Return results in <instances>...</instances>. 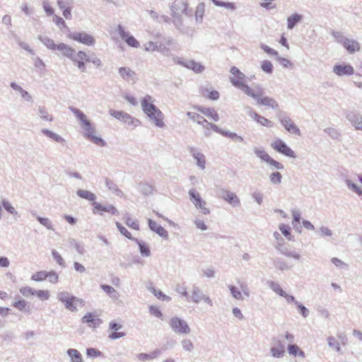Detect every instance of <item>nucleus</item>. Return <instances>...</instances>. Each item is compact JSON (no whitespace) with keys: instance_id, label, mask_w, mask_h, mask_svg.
<instances>
[{"instance_id":"4","label":"nucleus","mask_w":362,"mask_h":362,"mask_svg":"<svg viewBox=\"0 0 362 362\" xmlns=\"http://www.w3.org/2000/svg\"><path fill=\"white\" fill-rule=\"evenodd\" d=\"M58 50L60 51L63 55L68 57L75 63L90 61V57L88 56L86 52L83 51L76 52L74 48L64 43H60L58 45Z\"/></svg>"},{"instance_id":"62","label":"nucleus","mask_w":362,"mask_h":362,"mask_svg":"<svg viewBox=\"0 0 362 362\" xmlns=\"http://www.w3.org/2000/svg\"><path fill=\"white\" fill-rule=\"evenodd\" d=\"M261 67H262V69L264 72H266L267 74L272 73L273 66L269 61H267V60L263 61L262 63Z\"/></svg>"},{"instance_id":"45","label":"nucleus","mask_w":362,"mask_h":362,"mask_svg":"<svg viewBox=\"0 0 362 362\" xmlns=\"http://www.w3.org/2000/svg\"><path fill=\"white\" fill-rule=\"evenodd\" d=\"M228 288L230 291L232 296L236 300H243V294L241 291L235 286L229 285Z\"/></svg>"},{"instance_id":"61","label":"nucleus","mask_w":362,"mask_h":362,"mask_svg":"<svg viewBox=\"0 0 362 362\" xmlns=\"http://www.w3.org/2000/svg\"><path fill=\"white\" fill-rule=\"evenodd\" d=\"M124 219H125V223L131 228H133L134 230H139V223H137V221H134V220H132L130 217L129 216H125L124 217Z\"/></svg>"},{"instance_id":"48","label":"nucleus","mask_w":362,"mask_h":362,"mask_svg":"<svg viewBox=\"0 0 362 362\" xmlns=\"http://www.w3.org/2000/svg\"><path fill=\"white\" fill-rule=\"evenodd\" d=\"M282 175L279 172H274L270 174L269 180L274 185H279L281 182Z\"/></svg>"},{"instance_id":"26","label":"nucleus","mask_w":362,"mask_h":362,"mask_svg":"<svg viewBox=\"0 0 362 362\" xmlns=\"http://www.w3.org/2000/svg\"><path fill=\"white\" fill-rule=\"evenodd\" d=\"M276 249L278 250L280 253L287 257L293 258L295 259H300V255L296 251L290 250L287 247L284 246L282 243L277 242Z\"/></svg>"},{"instance_id":"49","label":"nucleus","mask_w":362,"mask_h":362,"mask_svg":"<svg viewBox=\"0 0 362 362\" xmlns=\"http://www.w3.org/2000/svg\"><path fill=\"white\" fill-rule=\"evenodd\" d=\"M279 230L288 240H292V235L291 234V228L285 224H280Z\"/></svg>"},{"instance_id":"24","label":"nucleus","mask_w":362,"mask_h":362,"mask_svg":"<svg viewBox=\"0 0 362 362\" xmlns=\"http://www.w3.org/2000/svg\"><path fill=\"white\" fill-rule=\"evenodd\" d=\"M153 98L149 95H146L141 101V105L143 112L145 114H147L150 112L156 111L158 108L153 104Z\"/></svg>"},{"instance_id":"32","label":"nucleus","mask_w":362,"mask_h":362,"mask_svg":"<svg viewBox=\"0 0 362 362\" xmlns=\"http://www.w3.org/2000/svg\"><path fill=\"white\" fill-rule=\"evenodd\" d=\"M303 19V16L298 13H293L287 18V28L293 29L296 25Z\"/></svg>"},{"instance_id":"44","label":"nucleus","mask_w":362,"mask_h":362,"mask_svg":"<svg viewBox=\"0 0 362 362\" xmlns=\"http://www.w3.org/2000/svg\"><path fill=\"white\" fill-rule=\"evenodd\" d=\"M267 284L272 291H274L279 296H282L284 294L285 291L281 288L278 283H276L273 281H267Z\"/></svg>"},{"instance_id":"58","label":"nucleus","mask_w":362,"mask_h":362,"mask_svg":"<svg viewBox=\"0 0 362 362\" xmlns=\"http://www.w3.org/2000/svg\"><path fill=\"white\" fill-rule=\"evenodd\" d=\"M20 293L25 297H29L35 294V291L29 286H24L20 288Z\"/></svg>"},{"instance_id":"30","label":"nucleus","mask_w":362,"mask_h":362,"mask_svg":"<svg viewBox=\"0 0 362 362\" xmlns=\"http://www.w3.org/2000/svg\"><path fill=\"white\" fill-rule=\"evenodd\" d=\"M10 86L13 90L18 91L19 93L21 94V97L25 100H26L28 102H33V97L31 96V95L28 91L23 89L17 83H16L15 82H11Z\"/></svg>"},{"instance_id":"41","label":"nucleus","mask_w":362,"mask_h":362,"mask_svg":"<svg viewBox=\"0 0 362 362\" xmlns=\"http://www.w3.org/2000/svg\"><path fill=\"white\" fill-rule=\"evenodd\" d=\"M139 191L144 195H149L152 193L153 187L148 183L141 182L138 186Z\"/></svg>"},{"instance_id":"22","label":"nucleus","mask_w":362,"mask_h":362,"mask_svg":"<svg viewBox=\"0 0 362 362\" xmlns=\"http://www.w3.org/2000/svg\"><path fill=\"white\" fill-rule=\"evenodd\" d=\"M346 118L356 130L362 131V115L357 112H348Z\"/></svg>"},{"instance_id":"38","label":"nucleus","mask_w":362,"mask_h":362,"mask_svg":"<svg viewBox=\"0 0 362 362\" xmlns=\"http://www.w3.org/2000/svg\"><path fill=\"white\" fill-rule=\"evenodd\" d=\"M76 194L78 197L87 199L88 201H94L96 199L95 194L88 190L78 189L76 192Z\"/></svg>"},{"instance_id":"33","label":"nucleus","mask_w":362,"mask_h":362,"mask_svg":"<svg viewBox=\"0 0 362 362\" xmlns=\"http://www.w3.org/2000/svg\"><path fill=\"white\" fill-rule=\"evenodd\" d=\"M37 115L42 120L51 122L54 119L52 115L48 112L47 109L45 106H39L37 107Z\"/></svg>"},{"instance_id":"43","label":"nucleus","mask_w":362,"mask_h":362,"mask_svg":"<svg viewBox=\"0 0 362 362\" xmlns=\"http://www.w3.org/2000/svg\"><path fill=\"white\" fill-rule=\"evenodd\" d=\"M2 206L9 214L13 216H19L17 211L11 205V204L6 199H2Z\"/></svg>"},{"instance_id":"50","label":"nucleus","mask_w":362,"mask_h":362,"mask_svg":"<svg viewBox=\"0 0 362 362\" xmlns=\"http://www.w3.org/2000/svg\"><path fill=\"white\" fill-rule=\"evenodd\" d=\"M212 2L217 6L225 7L227 9L235 10V6L233 3L224 2L218 0H211Z\"/></svg>"},{"instance_id":"55","label":"nucleus","mask_w":362,"mask_h":362,"mask_svg":"<svg viewBox=\"0 0 362 362\" xmlns=\"http://www.w3.org/2000/svg\"><path fill=\"white\" fill-rule=\"evenodd\" d=\"M274 266L281 271L287 270L290 268L286 262L281 259H276L274 261Z\"/></svg>"},{"instance_id":"23","label":"nucleus","mask_w":362,"mask_h":362,"mask_svg":"<svg viewBox=\"0 0 362 362\" xmlns=\"http://www.w3.org/2000/svg\"><path fill=\"white\" fill-rule=\"evenodd\" d=\"M333 72L339 76H351L354 73V69L350 64H339L334 66Z\"/></svg>"},{"instance_id":"13","label":"nucleus","mask_w":362,"mask_h":362,"mask_svg":"<svg viewBox=\"0 0 362 362\" xmlns=\"http://www.w3.org/2000/svg\"><path fill=\"white\" fill-rule=\"evenodd\" d=\"M69 37L75 41L91 46L95 44L94 37L85 32H74L69 34Z\"/></svg>"},{"instance_id":"9","label":"nucleus","mask_w":362,"mask_h":362,"mask_svg":"<svg viewBox=\"0 0 362 362\" xmlns=\"http://www.w3.org/2000/svg\"><path fill=\"white\" fill-rule=\"evenodd\" d=\"M189 196L191 202L197 209H200L205 215L210 214V210L206 207V202L202 198L200 194L196 189H189Z\"/></svg>"},{"instance_id":"52","label":"nucleus","mask_w":362,"mask_h":362,"mask_svg":"<svg viewBox=\"0 0 362 362\" xmlns=\"http://www.w3.org/2000/svg\"><path fill=\"white\" fill-rule=\"evenodd\" d=\"M47 277V272L46 271H40L38 272L35 273L31 276V279L35 281H41L45 279H46Z\"/></svg>"},{"instance_id":"21","label":"nucleus","mask_w":362,"mask_h":362,"mask_svg":"<svg viewBox=\"0 0 362 362\" xmlns=\"http://www.w3.org/2000/svg\"><path fill=\"white\" fill-rule=\"evenodd\" d=\"M175 62L189 69L193 70L197 74H200L204 70V66L194 60H182L181 59H177Z\"/></svg>"},{"instance_id":"64","label":"nucleus","mask_w":362,"mask_h":362,"mask_svg":"<svg viewBox=\"0 0 362 362\" xmlns=\"http://www.w3.org/2000/svg\"><path fill=\"white\" fill-rule=\"evenodd\" d=\"M47 279H49V281L52 284H56L58 282L59 276L56 272L54 271H50L47 272Z\"/></svg>"},{"instance_id":"28","label":"nucleus","mask_w":362,"mask_h":362,"mask_svg":"<svg viewBox=\"0 0 362 362\" xmlns=\"http://www.w3.org/2000/svg\"><path fill=\"white\" fill-rule=\"evenodd\" d=\"M148 226L151 230L156 233L158 235L165 239H168V231L163 226L157 223L156 221L151 219H148Z\"/></svg>"},{"instance_id":"39","label":"nucleus","mask_w":362,"mask_h":362,"mask_svg":"<svg viewBox=\"0 0 362 362\" xmlns=\"http://www.w3.org/2000/svg\"><path fill=\"white\" fill-rule=\"evenodd\" d=\"M134 241L138 244L141 255L144 257H149L151 255L148 247L145 245L142 241H140L137 238L134 239Z\"/></svg>"},{"instance_id":"18","label":"nucleus","mask_w":362,"mask_h":362,"mask_svg":"<svg viewBox=\"0 0 362 362\" xmlns=\"http://www.w3.org/2000/svg\"><path fill=\"white\" fill-rule=\"evenodd\" d=\"M146 115L155 126L160 128L165 127V122L163 121L164 115L159 109L156 110V111L150 112Z\"/></svg>"},{"instance_id":"53","label":"nucleus","mask_w":362,"mask_h":362,"mask_svg":"<svg viewBox=\"0 0 362 362\" xmlns=\"http://www.w3.org/2000/svg\"><path fill=\"white\" fill-rule=\"evenodd\" d=\"M37 219L46 228L54 230L52 223L49 218L37 216Z\"/></svg>"},{"instance_id":"37","label":"nucleus","mask_w":362,"mask_h":362,"mask_svg":"<svg viewBox=\"0 0 362 362\" xmlns=\"http://www.w3.org/2000/svg\"><path fill=\"white\" fill-rule=\"evenodd\" d=\"M218 133L224 136H227V137L233 139L235 141H240V142L244 141L243 138L241 136L238 135L235 132L221 129V132H219Z\"/></svg>"},{"instance_id":"47","label":"nucleus","mask_w":362,"mask_h":362,"mask_svg":"<svg viewBox=\"0 0 362 362\" xmlns=\"http://www.w3.org/2000/svg\"><path fill=\"white\" fill-rule=\"evenodd\" d=\"M328 346L331 349H334L336 351L340 352L341 347L339 344L336 341L335 338L332 336H329L327 338Z\"/></svg>"},{"instance_id":"17","label":"nucleus","mask_w":362,"mask_h":362,"mask_svg":"<svg viewBox=\"0 0 362 362\" xmlns=\"http://www.w3.org/2000/svg\"><path fill=\"white\" fill-rule=\"evenodd\" d=\"M117 31L120 35L121 38L130 47L137 48L140 44L139 41L132 35H130L129 33L124 30V28L121 25H118Z\"/></svg>"},{"instance_id":"15","label":"nucleus","mask_w":362,"mask_h":362,"mask_svg":"<svg viewBox=\"0 0 362 362\" xmlns=\"http://www.w3.org/2000/svg\"><path fill=\"white\" fill-rule=\"evenodd\" d=\"M173 16L179 17L182 14L187 15L188 3L187 0H175L171 7Z\"/></svg>"},{"instance_id":"25","label":"nucleus","mask_w":362,"mask_h":362,"mask_svg":"<svg viewBox=\"0 0 362 362\" xmlns=\"http://www.w3.org/2000/svg\"><path fill=\"white\" fill-rule=\"evenodd\" d=\"M81 320L83 323L87 324L91 328L98 327L102 323V320L91 313H86Z\"/></svg>"},{"instance_id":"40","label":"nucleus","mask_w":362,"mask_h":362,"mask_svg":"<svg viewBox=\"0 0 362 362\" xmlns=\"http://www.w3.org/2000/svg\"><path fill=\"white\" fill-rule=\"evenodd\" d=\"M101 288L113 299H117L119 296L117 291L111 286L103 284Z\"/></svg>"},{"instance_id":"2","label":"nucleus","mask_w":362,"mask_h":362,"mask_svg":"<svg viewBox=\"0 0 362 362\" xmlns=\"http://www.w3.org/2000/svg\"><path fill=\"white\" fill-rule=\"evenodd\" d=\"M69 110L78 119L80 125L84 132V137L99 146H105L106 142L101 137L95 135V128L93 126L90 121L88 119L87 116L81 110L73 106L69 107Z\"/></svg>"},{"instance_id":"57","label":"nucleus","mask_w":362,"mask_h":362,"mask_svg":"<svg viewBox=\"0 0 362 362\" xmlns=\"http://www.w3.org/2000/svg\"><path fill=\"white\" fill-rule=\"evenodd\" d=\"M230 73L237 76V78L238 79H235L234 78L235 80H237V81H241L243 83H244L243 81V80L245 78V76L243 73H242L237 67L235 66H233L231 69H230Z\"/></svg>"},{"instance_id":"27","label":"nucleus","mask_w":362,"mask_h":362,"mask_svg":"<svg viewBox=\"0 0 362 362\" xmlns=\"http://www.w3.org/2000/svg\"><path fill=\"white\" fill-rule=\"evenodd\" d=\"M119 74L121 78L126 81H136V74L129 67L124 66L119 69Z\"/></svg>"},{"instance_id":"35","label":"nucleus","mask_w":362,"mask_h":362,"mask_svg":"<svg viewBox=\"0 0 362 362\" xmlns=\"http://www.w3.org/2000/svg\"><path fill=\"white\" fill-rule=\"evenodd\" d=\"M66 353L71 359V362H83L82 356L78 350L69 349Z\"/></svg>"},{"instance_id":"54","label":"nucleus","mask_w":362,"mask_h":362,"mask_svg":"<svg viewBox=\"0 0 362 362\" xmlns=\"http://www.w3.org/2000/svg\"><path fill=\"white\" fill-rule=\"evenodd\" d=\"M181 344H182L183 349L187 351H189V352L193 351V349H194V346L193 343L192 342V341L190 339H184L181 341Z\"/></svg>"},{"instance_id":"12","label":"nucleus","mask_w":362,"mask_h":362,"mask_svg":"<svg viewBox=\"0 0 362 362\" xmlns=\"http://www.w3.org/2000/svg\"><path fill=\"white\" fill-rule=\"evenodd\" d=\"M271 146L274 150L288 157L293 158L296 157L295 152L288 147L284 141L279 139H276L274 142H272Z\"/></svg>"},{"instance_id":"59","label":"nucleus","mask_w":362,"mask_h":362,"mask_svg":"<svg viewBox=\"0 0 362 362\" xmlns=\"http://www.w3.org/2000/svg\"><path fill=\"white\" fill-rule=\"evenodd\" d=\"M86 354L90 358L100 357L103 355L102 352L94 348H88L86 349Z\"/></svg>"},{"instance_id":"14","label":"nucleus","mask_w":362,"mask_h":362,"mask_svg":"<svg viewBox=\"0 0 362 362\" xmlns=\"http://www.w3.org/2000/svg\"><path fill=\"white\" fill-rule=\"evenodd\" d=\"M279 122L285 128V129L295 135L300 136V130L293 122V120L288 116L283 115L279 117Z\"/></svg>"},{"instance_id":"7","label":"nucleus","mask_w":362,"mask_h":362,"mask_svg":"<svg viewBox=\"0 0 362 362\" xmlns=\"http://www.w3.org/2000/svg\"><path fill=\"white\" fill-rule=\"evenodd\" d=\"M189 301L194 303H199L203 301L208 304L209 306H213V301L211 298L204 294L202 291L197 286L193 285L191 290V295H189Z\"/></svg>"},{"instance_id":"51","label":"nucleus","mask_w":362,"mask_h":362,"mask_svg":"<svg viewBox=\"0 0 362 362\" xmlns=\"http://www.w3.org/2000/svg\"><path fill=\"white\" fill-rule=\"evenodd\" d=\"M52 255L54 258V259L62 267H66V263L62 258V255L55 250H53L52 251Z\"/></svg>"},{"instance_id":"34","label":"nucleus","mask_w":362,"mask_h":362,"mask_svg":"<svg viewBox=\"0 0 362 362\" xmlns=\"http://www.w3.org/2000/svg\"><path fill=\"white\" fill-rule=\"evenodd\" d=\"M13 307L17 308L18 310L23 311L24 313H26L28 314L31 313V309L30 306L28 305V303L25 300H19L18 301H16L13 304Z\"/></svg>"},{"instance_id":"11","label":"nucleus","mask_w":362,"mask_h":362,"mask_svg":"<svg viewBox=\"0 0 362 362\" xmlns=\"http://www.w3.org/2000/svg\"><path fill=\"white\" fill-rule=\"evenodd\" d=\"M216 194L219 198H221L233 206H238L240 204V199L238 196L234 192L229 190L220 188L217 190Z\"/></svg>"},{"instance_id":"63","label":"nucleus","mask_w":362,"mask_h":362,"mask_svg":"<svg viewBox=\"0 0 362 362\" xmlns=\"http://www.w3.org/2000/svg\"><path fill=\"white\" fill-rule=\"evenodd\" d=\"M175 291L180 293L181 296H184L187 301H189V295L187 291V289L185 287L180 286V284H177L176 286Z\"/></svg>"},{"instance_id":"10","label":"nucleus","mask_w":362,"mask_h":362,"mask_svg":"<svg viewBox=\"0 0 362 362\" xmlns=\"http://www.w3.org/2000/svg\"><path fill=\"white\" fill-rule=\"evenodd\" d=\"M187 115L189 119L197 122V124H201L207 131H209V129H212L213 131L217 133L221 132V129L217 125L209 122L204 117H203L200 115L191 112H188Z\"/></svg>"},{"instance_id":"5","label":"nucleus","mask_w":362,"mask_h":362,"mask_svg":"<svg viewBox=\"0 0 362 362\" xmlns=\"http://www.w3.org/2000/svg\"><path fill=\"white\" fill-rule=\"evenodd\" d=\"M332 35L334 40L341 45L351 54L360 50V44L358 41L346 37L340 31H332Z\"/></svg>"},{"instance_id":"46","label":"nucleus","mask_w":362,"mask_h":362,"mask_svg":"<svg viewBox=\"0 0 362 362\" xmlns=\"http://www.w3.org/2000/svg\"><path fill=\"white\" fill-rule=\"evenodd\" d=\"M116 226L121 234L124 235L127 238L134 241V238L132 237V234L124 227L120 223L116 222Z\"/></svg>"},{"instance_id":"56","label":"nucleus","mask_w":362,"mask_h":362,"mask_svg":"<svg viewBox=\"0 0 362 362\" xmlns=\"http://www.w3.org/2000/svg\"><path fill=\"white\" fill-rule=\"evenodd\" d=\"M105 185L110 190L116 193L117 195L122 193L121 190L118 189L117 186L112 180L106 179Z\"/></svg>"},{"instance_id":"29","label":"nucleus","mask_w":362,"mask_h":362,"mask_svg":"<svg viewBox=\"0 0 362 362\" xmlns=\"http://www.w3.org/2000/svg\"><path fill=\"white\" fill-rule=\"evenodd\" d=\"M41 132L52 141H54L62 145H64L65 143V139L64 138L51 130L47 129H42Z\"/></svg>"},{"instance_id":"20","label":"nucleus","mask_w":362,"mask_h":362,"mask_svg":"<svg viewBox=\"0 0 362 362\" xmlns=\"http://www.w3.org/2000/svg\"><path fill=\"white\" fill-rule=\"evenodd\" d=\"M92 204L93 206V212L95 214H99L100 215H103V213L100 211L111 213L113 215L119 214L117 209L112 204L103 205L95 202H93Z\"/></svg>"},{"instance_id":"19","label":"nucleus","mask_w":362,"mask_h":362,"mask_svg":"<svg viewBox=\"0 0 362 362\" xmlns=\"http://www.w3.org/2000/svg\"><path fill=\"white\" fill-rule=\"evenodd\" d=\"M187 150L196 160V165L202 170L205 169L206 160L204 155L202 154L197 148L191 146H187Z\"/></svg>"},{"instance_id":"3","label":"nucleus","mask_w":362,"mask_h":362,"mask_svg":"<svg viewBox=\"0 0 362 362\" xmlns=\"http://www.w3.org/2000/svg\"><path fill=\"white\" fill-rule=\"evenodd\" d=\"M57 299L64 303L66 309L76 313L78 311V306H84L85 301L76 296L70 295L66 291H62L57 294Z\"/></svg>"},{"instance_id":"36","label":"nucleus","mask_w":362,"mask_h":362,"mask_svg":"<svg viewBox=\"0 0 362 362\" xmlns=\"http://www.w3.org/2000/svg\"><path fill=\"white\" fill-rule=\"evenodd\" d=\"M39 40L49 49H58V45H56L53 40L47 36H39Z\"/></svg>"},{"instance_id":"31","label":"nucleus","mask_w":362,"mask_h":362,"mask_svg":"<svg viewBox=\"0 0 362 362\" xmlns=\"http://www.w3.org/2000/svg\"><path fill=\"white\" fill-rule=\"evenodd\" d=\"M198 110L204 114L205 116L211 118L214 121L217 122L219 120V116L217 112L213 108H206L203 107H199Z\"/></svg>"},{"instance_id":"42","label":"nucleus","mask_w":362,"mask_h":362,"mask_svg":"<svg viewBox=\"0 0 362 362\" xmlns=\"http://www.w3.org/2000/svg\"><path fill=\"white\" fill-rule=\"evenodd\" d=\"M344 182L349 189L356 192L359 196L362 195V189L354 183L351 180L346 178L345 179Z\"/></svg>"},{"instance_id":"8","label":"nucleus","mask_w":362,"mask_h":362,"mask_svg":"<svg viewBox=\"0 0 362 362\" xmlns=\"http://www.w3.org/2000/svg\"><path fill=\"white\" fill-rule=\"evenodd\" d=\"M110 114L111 116L123 122L129 127H136L141 124L140 121L138 119L133 117L129 114L123 111H116L114 110H110Z\"/></svg>"},{"instance_id":"1","label":"nucleus","mask_w":362,"mask_h":362,"mask_svg":"<svg viewBox=\"0 0 362 362\" xmlns=\"http://www.w3.org/2000/svg\"><path fill=\"white\" fill-rule=\"evenodd\" d=\"M230 81L234 86L242 90L247 95L256 100L257 103L258 105L267 106V107H272V109L278 108L279 105L274 99H273L272 98H269L267 96L262 97L263 88L262 87H260L259 86H256L255 88L253 89V88H250L245 83L235 80L234 78H233V77H230Z\"/></svg>"},{"instance_id":"6","label":"nucleus","mask_w":362,"mask_h":362,"mask_svg":"<svg viewBox=\"0 0 362 362\" xmlns=\"http://www.w3.org/2000/svg\"><path fill=\"white\" fill-rule=\"evenodd\" d=\"M169 326L172 331L177 334H188L191 332L187 322L177 316L170 319Z\"/></svg>"},{"instance_id":"60","label":"nucleus","mask_w":362,"mask_h":362,"mask_svg":"<svg viewBox=\"0 0 362 362\" xmlns=\"http://www.w3.org/2000/svg\"><path fill=\"white\" fill-rule=\"evenodd\" d=\"M331 262L337 267L341 268V269H348L349 268L348 264H346V262H343L342 260H341L337 257L332 258Z\"/></svg>"},{"instance_id":"16","label":"nucleus","mask_w":362,"mask_h":362,"mask_svg":"<svg viewBox=\"0 0 362 362\" xmlns=\"http://www.w3.org/2000/svg\"><path fill=\"white\" fill-rule=\"evenodd\" d=\"M272 346L270 349V353L274 358H280L284 356L285 346L283 342L276 338L272 339Z\"/></svg>"}]
</instances>
